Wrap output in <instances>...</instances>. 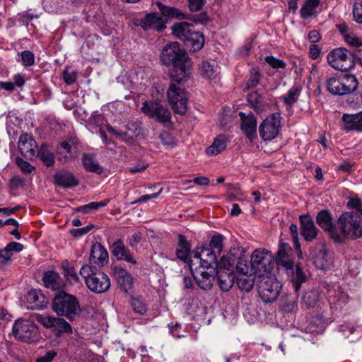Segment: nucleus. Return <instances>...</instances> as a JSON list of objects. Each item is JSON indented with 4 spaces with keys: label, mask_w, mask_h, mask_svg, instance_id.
Returning a JSON list of instances; mask_svg holds the SVG:
<instances>
[{
    "label": "nucleus",
    "mask_w": 362,
    "mask_h": 362,
    "mask_svg": "<svg viewBox=\"0 0 362 362\" xmlns=\"http://www.w3.org/2000/svg\"><path fill=\"white\" fill-rule=\"evenodd\" d=\"M160 59L167 66H173L172 78L174 81H185L191 74L192 62L178 42H171L163 47Z\"/></svg>",
    "instance_id": "1"
},
{
    "label": "nucleus",
    "mask_w": 362,
    "mask_h": 362,
    "mask_svg": "<svg viewBox=\"0 0 362 362\" xmlns=\"http://www.w3.org/2000/svg\"><path fill=\"white\" fill-rule=\"evenodd\" d=\"M292 249L288 243H280L277 251L276 265L279 269L284 271L289 279L296 291H298L301 284L307 280V275L301 267L294 263L291 258Z\"/></svg>",
    "instance_id": "2"
},
{
    "label": "nucleus",
    "mask_w": 362,
    "mask_h": 362,
    "mask_svg": "<svg viewBox=\"0 0 362 362\" xmlns=\"http://www.w3.org/2000/svg\"><path fill=\"white\" fill-rule=\"evenodd\" d=\"M79 274L84 279L87 288L95 293H105L110 287L109 276L96 267L84 264L81 267Z\"/></svg>",
    "instance_id": "3"
},
{
    "label": "nucleus",
    "mask_w": 362,
    "mask_h": 362,
    "mask_svg": "<svg viewBox=\"0 0 362 362\" xmlns=\"http://www.w3.org/2000/svg\"><path fill=\"white\" fill-rule=\"evenodd\" d=\"M52 309L58 316H64L69 320H75L81 312L76 297L64 291L55 295L52 299Z\"/></svg>",
    "instance_id": "4"
},
{
    "label": "nucleus",
    "mask_w": 362,
    "mask_h": 362,
    "mask_svg": "<svg viewBox=\"0 0 362 362\" xmlns=\"http://www.w3.org/2000/svg\"><path fill=\"white\" fill-rule=\"evenodd\" d=\"M339 233L341 241L356 240L362 237V219L358 214L354 211L342 213L337 221Z\"/></svg>",
    "instance_id": "5"
},
{
    "label": "nucleus",
    "mask_w": 362,
    "mask_h": 362,
    "mask_svg": "<svg viewBox=\"0 0 362 362\" xmlns=\"http://www.w3.org/2000/svg\"><path fill=\"white\" fill-rule=\"evenodd\" d=\"M173 34L183 40L193 52L199 51L204 45L202 33L196 31L192 24L187 22L176 23L172 26Z\"/></svg>",
    "instance_id": "6"
},
{
    "label": "nucleus",
    "mask_w": 362,
    "mask_h": 362,
    "mask_svg": "<svg viewBox=\"0 0 362 362\" xmlns=\"http://www.w3.org/2000/svg\"><path fill=\"white\" fill-rule=\"evenodd\" d=\"M12 332L16 339L30 344L40 339L38 326L27 320H16L12 328Z\"/></svg>",
    "instance_id": "7"
},
{
    "label": "nucleus",
    "mask_w": 362,
    "mask_h": 362,
    "mask_svg": "<svg viewBox=\"0 0 362 362\" xmlns=\"http://www.w3.org/2000/svg\"><path fill=\"white\" fill-rule=\"evenodd\" d=\"M355 52H352L345 47L334 49L327 56L328 64L334 69L346 71L354 67Z\"/></svg>",
    "instance_id": "8"
},
{
    "label": "nucleus",
    "mask_w": 362,
    "mask_h": 362,
    "mask_svg": "<svg viewBox=\"0 0 362 362\" xmlns=\"http://www.w3.org/2000/svg\"><path fill=\"white\" fill-rule=\"evenodd\" d=\"M251 271L259 277L270 273L273 268L272 256L267 250L257 249L251 255Z\"/></svg>",
    "instance_id": "9"
},
{
    "label": "nucleus",
    "mask_w": 362,
    "mask_h": 362,
    "mask_svg": "<svg viewBox=\"0 0 362 362\" xmlns=\"http://www.w3.org/2000/svg\"><path fill=\"white\" fill-rule=\"evenodd\" d=\"M257 284L258 293L264 303H272L279 296L281 284L274 276L260 277Z\"/></svg>",
    "instance_id": "10"
},
{
    "label": "nucleus",
    "mask_w": 362,
    "mask_h": 362,
    "mask_svg": "<svg viewBox=\"0 0 362 362\" xmlns=\"http://www.w3.org/2000/svg\"><path fill=\"white\" fill-rule=\"evenodd\" d=\"M35 319L44 327L52 331L57 335L62 334H71V325L64 318L52 315L36 314Z\"/></svg>",
    "instance_id": "11"
},
{
    "label": "nucleus",
    "mask_w": 362,
    "mask_h": 362,
    "mask_svg": "<svg viewBox=\"0 0 362 362\" xmlns=\"http://www.w3.org/2000/svg\"><path fill=\"white\" fill-rule=\"evenodd\" d=\"M281 115L273 113L267 116L259 127V136L264 141H271L276 138L281 128Z\"/></svg>",
    "instance_id": "12"
},
{
    "label": "nucleus",
    "mask_w": 362,
    "mask_h": 362,
    "mask_svg": "<svg viewBox=\"0 0 362 362\" xmlns=\"http://www.w3.org/2000/svg\"><path fill=\"white\" fill-rule=\"evenodd\" d=\"M168 100L174 112L184 115L187 111V96L184 89L175 83H170L167 91Z\"/></svg>",
    "instance_id": "13"
},
{
    "label": "nucleus",
    "mask_w": 362,
    "mask_h": 362,
    "mask_svg": "<svg viewBox=\"0 0 362 362\" xmlns=\"http://www.w3.org/2000/svg\"><path fill=\"white\" fill-rule=\"evenodd\" d=\"M141 110L143 113L159 122L166 123L170 121V111L158 102L146 100L143 103Z\"/></svg>",
    "instance_id": "14"
},
{
    "label": "nucleus",
    "mask_w": 362,
    "mask_h": 362,
    "mask_svg": "<svg viewBox=\"0 0 362 362\" xmlns=\"http://www.w3.org/2000/svg\"><path fill=\"white\" fill-rule=\"evenodd\" d=\"M316 223L325 231L328 232L330 238L336 243L341 241V236L335 225L333 218L328 210L324 209L317 213Z\"/></svg>",
    "instance_id": "15"
},
{
    "label": "nucleus",
    "mask_w": 362,
    "mask_h": 362,
    "mask_svg": "<svg viewBox=\"0 0 362 362\" xmlns=\"http://www.w3.org/2000/svg\"><path fill=\"white\" fill-rule=\"evenodd\" d=\"M300 233L307 242H311L317 238L320 230L309 214H303L299 216Z\"/></svg>",
    "instance_id": "16"
},
{
    "label": "nucleus",
    "mask_w": 362,
    "mask_h": 362,
    "mask_svg": "<svg viewBox=\"0 0 362 362\" xmlns=\"http://www.w3.org/2000/svg\"><path fill=\"white\" fill-rule=\"evenodd\" d=\"M18 149L21 155L28 159L33 158L38 151L35 140L28 134H23L20 136Z\"/></svg>",
    "instance_id": "17"
},
{
    "label": "nucleus",
    "mask_w": 362,
    "mask_h": 362,
    "mask_svg": "<svg viewBox=\"0 0 362 362\" xmlns=\"http://www.w3.org/2000/svg\"><path fill=\"white\" fill-rule=\"evenodd\" d=\"M196 264L193 263L192 261L189 262V267L194 279L202 289L205 291L211 289L215 279L214 275L200 269H197V267L194 268L195 271H194V266Z\"/></svg>",
    "instance_id": "18"
},
{
    "label": "nucleus",
    "mask_w": 362,
    "mask_h": 362,
    "mask_svg": "<svg viewBox=\"0 0 362 362\" xmlns=\"http://www.w3.org/2000/svg\"><path fill=\"white\" fill-rule=\"evenodd\" d=\"M194 258L202 269L212 267L213 264H217L216 252L208 247L197 249L194 253Z\"/></svg>",
    "instance_id": "19"
},
{
    "label": "nucleus",
    "mask_w": 362,
    "mask_h": 362,
    "mask_svg": "<svg viewBox=\"0 0 362 362\" xmlns=\"http://www.w3.org/2000/svg\"><path fill=\"white\" fill-rule=\"evenodd\" d=\"M110 250L112 255L117 260H124L128 263L136 264V261L130 252L129 248L125 245L124 241L122 239H117L110 246Z\"/></svg>",
    "instance_id": "20"
},
{
    "label": "nucleus",
    "mask_w": 362,
    "mask_h": 362,
    "mask_svg": "<svg viewBox=\"0 0 362 362\" xmlns=\"http://www.w3.org/2000/svg\"><path fill=\"white\" fill-rule=\"evenodd\" d=\"M239 116L241 120V129L246 136L252 141L257 137V120L255 115L252 112L246 114L240 112Z\"/></svg>",
    "instance_id": "21"
},
{
    "label": "nucleus",
    "mask_w": 362,
    "mask_h": 362,
    "mask_svg": "<svg viewBox=\"0 0 362 362\" xmlns=\"http://www.w3.org/2000/svg\"><path fill=\"white\" fill-rule=\"evenodd\" d=\"M23 245L20 243L11 242L4 248L0 250V268L6 269L12 264L13 252H19L23 250Z\"/></svg>",
    "instance_id": "22"
},
{
    "label": "nucleus",
    "mask_w": 362,
    "mask_h": 362,
    "mask_svg": "<svg viewBox=\"0 0 362 362\" xmlns=\"http://www.w3.org/2000/svg\"><path fill=\"white\" fill-rule=\"evenodd\" d=\"M108 260L109 255L107 250L99 243L93 244L88 264H95L99 267H102L108 262Z\"/></svg>",
    "instance_id": "23"
},
{
    "label": "nucleus",
    "mask_w": 362,
    "mask_h": 362,
    "mask_svg": "<svg viewBox=\"0 0 362 362\" xmlns=\"http://www.w3.org/2000/svg\"><path fill=\"white\" fill-rule=\"evenodd\" d=\"M247 100L251 104L254 110L258 113L267 111L272 105V100L271 98L259 94L257 91L249 94L247 96Z\"/></svg>",
    "instance_id": "24"
},
{
    "label": "nucleus",
    "mask_w": 362,
    "mask_h": 362,
    "mask_svg": "<svg viewBox=\"0 0 362 362\" xmlns=\"http://www.w3.org/2000/svg\"><path fill=\"white\" fill-rule=\"evenodd\" d=\"M165 21L157 13H150L146 14L144 18L141 20V27L146 30H155L161 31L165 28Z\"/></svg>",
    "instance_id": "25"
},
{
    "label": "nucleus",
    "mask_w": 362,
    "mask_h": 362,
    "mask_svg": "<svg viewBox=\"0 0 362 362\" xmlns=\"http://www.w3.org/2000/svg\"><path fill=\"white\" fill-rule=\"evenodd\" d=\"M54 184L63 188H71L78 185L75 175L70 171L62 170L57 172L53 176Z\"/></svg>",
    "instance_id": "26"
},
{
    "label": "nucleus",
    "mask_w": 362,
    "mask_h": 362,
    "mask_svg": "<svg viewBox=\"0 0 362 362\" xmlns=\"http://www.w3.org/2000/svg\"><path fill=\"white\" fill-rule=\"evenodd\" d=\"M26 306L28 309L39 310L44 308L47 304V298L40 291L30 290L25 295Z\"/></svg>",
    "instance_id": "27"
},
{
    "label": "nucleus",
    "mask_w": 362,
    "mask_h": 362,
    "mask_svg": "<svg viewBox=\"0 0 362 362\" xmlns=\"http://www.w3.org/2000/svg\"><path fill=\"white\" fill-rule=\"evenodd\" d=\"M190 250V245L186 240L185 237L180 234L178 236V245L176 249L177 258L184 262H187L188 264L189 261H192L194 262V259H189Z\"/></svg>",
    "instance_id": "28"
},
{
    "label": "nucleus",
    "mask_w": 362,
    "mask_h": 362,
    "mask_svg": "<svg viewBox=\"0 0 362 362\" xmlns=\"http://www.w3.org/2000/svg\"><path fill=\"white\" fill-rule=\"evenodd\" d=\"M76 151L77 142L74 138L62 141L58 149L59 154L66 153V155L64 156V161H68L74 158L76 154Z\"/></svg>",
    "instance_id": "29"
},
{
    "label": "nucleus",
    "mask_w": 362,
    "mask_h": 362,
    "mask_svg": "<svg viewBox=\"0 0 362 362\" xmlns=\"http://www.w3.org/2000/svg\"><path fill=\"white\" fill-rule=\"evenodd\" d=\"M217 281L218 286L223 291H229L235 281V275L227 271H217Z\"/></svg>",
    "instance_id": "30"
},
{
    "label": "nucleus",
    "mask_w": 362,
    "mask_h": 362,
    "mask_svg": "<svg viewBox=\"0 0 362 362\" xmlns=\"http://www.w3.org/2000/svg\"><path fill=\"white\" fill-rule=\"evenodd\" d=\"M45 286L52 290H58L63 286V281L59 274L54 271H48L43 276Z\"/></svg>",
    "instance_id": "31"
},
{
    "label": "nucleus",
    "mask_w": 362,
    "mask_h": 362,
    "mask_svg": "<svg viewBox=\"0 0 362 362\" xmlns=\"http://www.w3.org/2000/svg\"><path fill=\"white\" fill-rule=\"evenodd\" d=\"M199 70L203 78L209 80L215 78L218 74L217 66L209 61H202L199 64Z\"/></svg>",
    "instance_id": "32"
},
{
    "label": "nucleus",
    "mask_w": 362,
    "mask_h": 362,
    "mask_svg": "<svg viewBox=\"0 0 362 362\" xmlns=\"http://www.w3.org/2000/svg\"><path fill=\"white\" fill-rule=\"evenodd\" d=\"M82 162L83 167L88 172L98 175L103 173V168L98 164L93 155L84 153L82 157Z\"/></svg>",
    "instance_id": "33"
},
{
    "label": "nucleus",
    "mask_w": 362,
    "mask_h": 362,
    "mask_svg": "<svg viewBox=\"0 0 362 362\" xmlns=\"http://www.w3.org/2000/svg\"><path fill=\"white\" fill-rule=\"evenodd\" d=\"M327 89L332 95H344V85L342 79L340 80L334 76H329L327 78Z\"/></svg>",
    "instance_id": "34"
},
{
    "label": "nucleus",
    "mask_w": 362,
    "mask_h": 362,
    "mask_svg": "<svg viewBox=\"0 0 362 362\" xmlns=\"http://www.w3.org/2000/svg\"><path fill=\"white\" fill-rule=\"evenodd\" d=\"M227 146V139L224 135H218L216 136L211 146L206 150L209 156L217 155L222 152Z\"/></svg>",
    "instance_id": "35"
},
{
    "label": "nucleus",
    "mask_w": 362,
    "mask_h": 362,
    "mask_svg": "<svg viewBox=\"0 0 362 362\" xmlns=\"http://www.w3.org/2000/svg\"><path fill=\"white\" fill-rule=\"evenodd\" d=\"M243 274H240L236 278L237 285L240 290L245 292H249L253 288L255 284V279L252 275L245 274V270L243 269Z\"/></svg>",
    "instance_id": "36"
},
{
    "label": "nucleus",
    "mask_w": 362,
    "mask_h": 362,
    "mask_svg": "<svg viewBox=\"0 0 362 362\" xmlns=\"http://www.w3.org/2000/svg\"><path fill=\"white\" fill-rule=\"evenodd\" d=\"M139 134V124L136 122H129L126 126L125 132H123V141L125 142L133 141Z\"/></svg>",
    "instance_id": "37"
},
{
    "label": "nucleus",
    "mask_w": 362,
    "mask_h": 362,
    "mask_svg": "<svg viewBox=\"0 0 362 362\" xmlns=\"http://www.w3.org/2000/svg\"><path fill=\"white\" fill-rule=\"evenodd\" d=\"M156 4L157 5L160 12L163 16L173 17L180 19L188 18L186 14L182 13L175 8L166 6L160 1H156Z\"/></svg>",
    "instance_id": "38"
},
{
    "label": "nucleus",
    "mask_w": 362,
    "mask_h": 362,
    "mask_svg": "<svg viewBox=\"0 0 362 362\" xmlns=\"http://www.w3.org/2000/svg\"><path fill=\"white\" fill-rule=\"evenodd\" d=\"M343 88L345 95L349 94L355 91L358 86V81L354 74H346L342 78Z\"/></svg>",
    "instance_id": "39"
},
{
    "label": "nucleus",
    "mask_w": 362,
    "mask_h": 362,
    "mask_svg": "<svg viewBox=\"0 0 362 362\" xmlns=\"http://www.w3.org/2000/svg\"><path fill=\"white\" fill-rule=\"evenodd\" d=\"M320 2L317 0H307L300 9V16L303 18L306 19L317 13V8Z\"/></svg>",
    "instance_id": "40"
},
{
    "label": "nucleus",
    "mask_w": 362,
    "mask_h": 362,
    "mask_svg": "<svg viewBox=\"0 0 362 362\" xmlns=\"http://www.w3.org/2000/svg\"><path fill=\"white\" fill-rule=\"evenodd\" d=\"M313 264L319 269H325L329 264L328 252L326 248L320 250L319 252L313 258Z\"/></svg>",
    "instance_id": "41"
},
{
    "label": "nucleus",
    "mask_w": 362,
    "mask_h": 362,
    "mask_svg": "<svg viewBox=\"0 0 362 362\" xmlns=\"http://www.w3.org/2000/svg\"><path fill=\"white\" fill-rule=\"evenodd\" d=\"M62 267L64 270V275L70 283H77L79 281L78 276L74 268L67 260L63 261Z\"/></svg>",
    "instance_id": "42"
},
{
    "label": "nucleus",
    "mask_w": 362,
    "mask_h": 362,
    "mask_svg": "<svg viewBox=\"0 0 362 362\" xmlns=\"http://www.w3.org/2000/svg\"><path fill=\"white\" fill-rule=\"evenodd\" d=\"M301 91V88L298 86L291 87L286 96H284V102L289 106H292L298 99Z\"/></svg>",
    "instance_id": "43"
},
{
    "label": "nucleus",
    "mask_w": 362,
    "mask_h": 362,
    "mask_svg": "<svg viewBox=\"0 0 362 362\" xmlns=\"http://www.w3.org/2000/svg\"><path fill=\"white\" fill-rule=\"evenodd\" d=\"M223 239L224 237L221 234L213 235L209 243V248L220 255L223 250Z\"/></svg>",
    "instance_id": "44"
},
{
    "label": "nucleus",
    "mask_w": 362,
    "mask_h": 362,
    "mask_svg": "<svg viewBox=\"0 0 362 362\" xmlns=\"http://www.w3.org/2000/svg\"><path fill=\"white\" fill-rule=\"evenodd\" d=\"M342 119L347 125H345L343 129L346 132H350L351 130H356L355 127L358 124V122L357 121V117L355 115H348L344 114L342 117Z\"/></svg>",
    "instance_id": "45"
},
{
    "label": "nucleus",
    "mask_w": 362,
    "mask_h": 362,
    "mask_svg": "<svg viewBox=\"0 0 362 362\" xmlns=\"http://www.w3.org/2000/svg\"><path fill=\"white\" fill-rule=\"evenodd\" d=\"M17 61L25 67L31 66L35 64L34 54L28 50L23 51L20 59H17Z\"/></svg>",
    "instance_id": "46"
},
{
    "label": "nucleus",
    "mask_w": 362,
    "mask_h": 362,
    "mask_svg": "<svg viewBox=\"0 0 362 362\" xmlns=\"http://www.w3.org/2000/svg\"><path fill=\"white\" fill-rule=\"evenodd\" d=\"M131 306L134 313L141 315H145L147 311L146 304L139 298L132 299Z\"/></svg>",
    "instance_id": "47"
},
{
    "label": "nucleus",
    "mask_w": 362,
    "mask_h": 362,
    "mask_svg": "<svg viewBox=\"0 0 362 362\" xmlns=\"http://www.w3.org/2000/svg\"><path fill=\"white\" fill-rule=\"evenodd\" d=\"M36 155H38L42 163L48 167L52 166L54 163V156L49 151L38 150Z\"/></svg>",
    "instance_id": "48"
},
{
    "label": "nucleus",
    "mask_w": 362,
    "mask_h": 362,
    "mask_svg": "<svg viewBox=\"0 0 362 362\" xmlns=\"http://www.w3.org/2000/svg\"><path fill=\"white\" fill-rule=\"evenodd\" d=\"M264 61L271 66L273 69H284L286 67V64L281 59L274 57L272 55L267 56L264 58Z\"/></svg>",
    "instance_id": "49"
},
{
    "label": "nucleus",
    "mask_w": 362,
    "mask_h": 362,
    "mask_svg": "<svg viewBox=\"0 0 362 362\" xmlns=\"http://www.w3.org/2000/svg\"><path fill=\"white\" fill-rule=\"evenodd\" d=\"M261 75L256 68H252L250 71V76L247 80V88H254L259 82Z\"/></svg>",
    "instance_id": "50"
},
{
    "label": "nucleus",
    "mask_w": 362,
    "mask_h": 362,
    "mask_svg": "<svg viewBox=\"0 0 362 362\" xmlns=\"http://www.w3.org/2000/svg\"><path fill=\"white\" fill-rule=\"evenodd\" d=\"M64 81L67 85H71L76 81V72L66 67L63 71Z\"/></svg>",
    "instance_id": "51"
},
{
    "label": "nucleus",
    "mask_w": 362,
    "mask_h": 362,
    "mask_svg": "<svg viewBox=\"0 0 362 362\" xmlns=\"http://www.w3.org/2000/svg\"><path fill=\"white\" fill-rule=\"evenodd\" d=\"M353 15L355 21L362 24V0H356L353 9Z\"/></svg>",
    "instance_id": "52"
},
{
    "label": "nucleus",
    "mask_w": 362,
    "mask_h": 362,
    "mask_svg": "<svg viewBox=\"0 0 362 362\" xmlns=\"http://www.w3.org/2000/svg\"><path fill=\"white\" fill-rule=\"evenodd\" d=\"M16 163L25 174H30L34 170V167L32 165L21 158H17Z\"/></svg>",
    "instance_id": "53"
},
{
    "label": "nucleus",
    "mask_w": 362,
    "mask_h": 362,
    "mask_svg": "<svg viewBox=\"0 0 362 362\" xmlns=\"http://www.w3.org/2000/svg\"><path fill=\"white\" fill-rule=\"evenodd\" d=\"M119 281L124 291H127L132 288V277L129 273L125 272V274L120 278Z\"/></svg>",
    "instance_id": "54"
},
{
    "label": "nucleus",
    "mask_w": 362,
    "mask_h": 362,
    "mask_svg": "<svg viewBox=\"0 0 362 362\" xmlns=\"http://www.w3.org/2000/svg\"><path fill=\"white\" fill-rule=\"evenodd\" d=\"M218 265V271H227L228 272H230V270L232 267L233 263L231 262L230 258L223 256L218 264H216Z\"/></svg>",
    "instance_id": "55"
},
{
    "label": "nucleus",
    "mask_w": 362,
    "mask_h": 362,
    "mask_svg": "<svg viewBox=\"0 0 362 362\" xmlns=\"http://www.w3.org/2000/svg\"><path fill=\"white\" fill-rule=\"evenodd\" d=\"M93 228V225H88L83 228L71 229L70 230V234L76 238H79L87 234Z\"/></svg>",
    "instance_id": "56"
},
{
    "label": "nucleus",
    "mask_w": 362,
    "mask_h": 362,
    "mask_svg": "<svg viewBox=\"0 0 362 362\" xmlns=\"http://www.w3.org/2000/svg\"><path fill=\"white\" fill-rule=\"evenodd\" d=\"M206 0H188V6L191 11H199L202 9Z\"/></svg>",
    "instance_id": "57"
},
{
    "label": "nucleus",
    "mask_w": 362,
    "mask_h": 362,
    "mask_svg": "<svg viewBox=\"0 0 362 362\" xmlns=\"http://www.w3.org/2000/svg\"><path fill=\"white\" fill-rule=\"evenodd\" d=\"M346 42L354 47L362 46V38L356 36L354 34H348L345 37Z\"/></svg>",
    "instance_id": "58"
},
{
    "label": "nucleus",
    "mask_w": 362,
    "mask_h": 362,
    "mask_svg": "<svg viewBox=\"0 0 362 362\" xmlns=\"http://www.w3.org/2000/svg\"><path fill=\"white\" fill-rule=\"evenodd\" d=\"M162 191H163V188L160 187L158 189V190L156 192L151 194L143 195L139 199H138L135 200L134 202H132V204L145 202H147L152 199H156L161 194Z\"/></svg>",
    "instance_id": "59"
},
{
    "label": "nucleus",
    "mask_w": 362,
    "mask_h": 362,
    "mask_svg": "<svg viewBox=\"0 0 362 362\" xmlns=\"http://www.w3.org/2000/svg\"><path fill=\"white\" fill-rule=\"evenodd\" d=\"M25 180L18 175L13 177L9 181V186L12 189H18L24 185Z\"/></svg>",
    "instance_id": "60"
},
{
    "label": "nucleus",
    "mask_w": 362,
    "mask_h": 362,
    "mask_svg": "<svg viewBox=\"0 0 362 362\" xmlns=\"http://www.w3.org/2000/svg\"><path fill=\"white\" fill-rule=\"evenodd\" d=\"M162 144L165 146L175 145L174 138L167 132H163L159 136Z\"/></svg>",
    "instance_id": "61"
},
{
    "label": "nucleus",
    "mask_w": 362,
    "mask_h": 362,
    "mask_svg": "<svg viewBox=\"0 0 362 362\" xmlns=\"http://www.w3.org/2000/svg\"><path fill=\"white\" fill-rule=\"evenodd\" d=\"M56 356H57V352L52 350V351H49L46 352L43 356L38 358L36 360V361L37 362H52Z\"/></svg>",
    "instance_id": "62"
},
{
    "label": "nucleus",
    "mask_w": 362,
    "mask_h": 362,
    "mask_svg": "<svg viewBox=\"0 0 362 362\" xmlns=\"http://www.w3.org/2000/svg\"><path fill=\"white\" fill-rule=\"evenodd\" d=\"M142 233L136 231L129 238V245L131 247H135L140 242L142 238Z\"/></svg>",
    "instance_id": "63"
},
{
    "label": "nucleus",
    "mask_w": 362,
    "mask_h": 362,
    "mask_svg": "<svg viewBox=\"0 0 362 362\" xmlns=\"http://www.w3.org/2000/svg\"><path fill=\"white\" fill-rule=\"evenodd\" d=\"M361 204H362V201L361 199L351 198V199H349V200L347 203V206L349 209H355L358 211V209L360 208V206H361Z\"/></svg>",
    "instance_id": "64"
}]
</instances>
